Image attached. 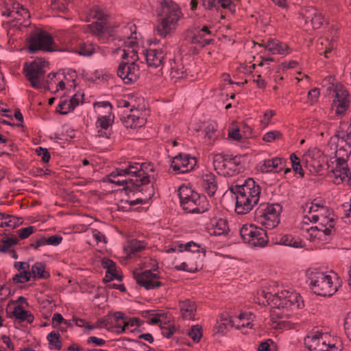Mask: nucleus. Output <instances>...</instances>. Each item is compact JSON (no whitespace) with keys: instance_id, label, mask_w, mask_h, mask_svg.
I'll return each instance as SVG.
<instances>
[{"instance_id":"nucleus-1","label":"nucleus","mask_w":351,"mask_h":351,"mask_svg":"<svg viewBox=\"0 0 351 351\" xmlns=\"http://www.w3.org/2000/svg\"><path fill=\"white\" fill-rule=\"evenodd\" d=\"M304 211L306 215L301 228L306 231V238L317 245L328 242L335 224L332 210L321 201L315 199L305 204Z\"/></svg>"},{"instance_id":"nucleus-2","label":"nucleus","mask_w":351,"mask_h":351,"mask_svg":"<svg viewBox=\"0 0 351 351\" xmlns=\"http://www.w3.org/2000/svg\"><path fill=\"white\" fill-rule=\"evenodd\" d=\"M257 294L260 303H267L274 308L271 312L272 316L288 317L291 316V311L303 306L301 296L298 293L275 282L263 287Z\"/></svg>"},{"instance_id":"nucleus-3","label":"nucleus","mask_w":351,"mask_h":351,"mask_svg":"<svg viewBox=\"0 0 351 351\" xmlns=\"http://www.w3.org/2000/svg\"><path fill=\"white\" fill-rule=\"evenodd\" d=\"M154 171L153 165L149 163L130 162L125 167L116 168L104 178V182H108L117 186H123L125 193L140 192L141 186L150 182V173Z\"/></svg>"},{"instance_id":"nucleus-4","label":"nucleus","mask_w":351,"mask_h":351,"mask_svg":"<svg viewBox=\"0 0 351 351\" xmlns=\"http://www.w3.org/2000/svg\"><path fill=\"white\" fill-rule=\"evenodd\" d=\"M156 11L158 16L156 27L157 34L166 38L175 33L184 16L180 5L171 0H161Z\"/></svg>"},{"instance_id":"nucleus-5","label":"nucleus","mask_w":351,"mask_h":351,"mask_svg":"<svg viewBox=\"0 0 351 351\" xmlns=\"http://www.w3.org/2000/svg\"><path fill=\"white\" fill-rule=\"evenodd\" d=\"M306 282L312 291L324 297L333 295L341 285L339 276L332 271L309 269L306 272Z\"/></svg>"},{"instance_id":"nucleus-6","label":"nucleus","mask_w":351,"mask_h":351,"mask_svg":"<svg viewBox=\"0 0 351 351\" xmlns=\"http://www.w3.org/2000/svg\"><path fill=\"white\" fill-rule=\"evenodd\" d=\"M261 191V186L252 178H248L242 184L235 186L233 192L236 197V213L245 215L251 211L259 201Z\"/></svg>"},{"instance_id":"nucleus-7","label":"nucleus","mask_w":351,"mask_h":351,"mask_svg":"<svg viewBox=\"0 0 351 351\" xmlns=\"http://www.w3.org/2000/svg\"><path fill=\"white\" fill-rule=\"evenodd\" d=\"M304 345L310 351H341V339L327 332L315 331L304 338Z\"/></svg>"},{"instance_id":"nucleus-8","label":"nucleus","mask_w":351,"mask_h":351,"mask_svg":"<svg viewBox=\"0 0 351 351\" xmlns=\"http://www.w3.org/2000/svg\"><path fill=\"white\" fill-rule=\"evenodd\" d=\"M180 204L190 213H203L208 210V203L204 195H200L191 186L182 184L178 189Z\"/></svg>"},{"instance_id":"nucleus-9","label":"nucleus","mask_w":351,"mask_h":351,"mask_svg":"<svg viewBox=\"0 0 351 351\" xmlns=\"http://www.w3.org/2000/svg\"><path fill=\"white\" fill-rule=\"evenodd\" d=\"M128 52H120L121 57L126 60L119 64L117 75L122 80L124 84H131L138 79L141 73L140 66L137 62L139 58L138 51H128Z\"/></svg>"},{"instance_id":"nucleus-10","label":"nucleus","mask_w":351,"mask_h":351,"mask_svg":"<svg viewBox=\"0 0 351 351\" xmlns=\"http://www.w3.org/2000/svg\"><path fill=\"white\" fill-rule=\"evenodd\" d=\"M351 151L348 149L336 147L335 155L330 158L328 168L331 176L334 178V182L337 184H344L351 173L347 163Z\"/></svg>"},{"instance_id":"nucleus-11","label":"nucleus","mask_w":351,"mask_h":351,"mask_svg":"<svg viewBox=\"0 0 351 351\" xmlns=\"http://www.w3.org/2000/svg\"><path fill=\"white\" fill-rule=\"evenodd\" d=\"M145 271L134 272V276L137 284L147 290L154 289L162 285L158 263L156 260L148 259L143 263Z\"/></svg>"},{"instance_id":"nucleus-12","label":"nucleus","mask_w":351,"mask_h":351,"mask_svg":"<svg viewBox=\"0 0 351 351\" xmlns=\"http://www.w3.org/2000/svg\"><path fill=\"white\" fill-rule=\"evenodd\" d=\"M118 33L119 47L113 51L114 55H119L120 52H128V51H139L141 49L136 27L133 23H128L127 25L119 28Z\"/></svg>"},{"instance_id":"nucleus-13","label":"nucleus","mask_w":351,"mask_h":351,"mask_svg":"<svg viewBox=\"0 0 351 351\" xmlns=\"http://www.w3.org/2000/svg\"><path fill=\"white\" fill-rule=\"evenodd\" d=\"M282 206L279 204H267L261 205L256 211V219L258 223L267 229H273L280 222Z\"/></svg>"},{"instance_id":"nucleus-14","label":"nucleus","mask_w":351,"mask_h":351,"mask_svg":"<svg viewBox=\"0 0 351 351\" xmlns=\"http://www.w3.org/2000/svg\"><path fill=\"white\" fill-rule=\"evenodd\" d=\"M240 234L243 242L252 247H263L269 241L266 231L252 223L243 224Z\"/></svg>"},{"instance_id":"nucleus-15","label":"nucleus","mask_w":351,"mask_h":351,"mask_svg":"<svg viewBox=\"0 0 351 351\" xmlns=\"http://www.w3.org/2000/svg\"><path fill=\"white\" fill-rule=\"evenodd\" d=\"M47 69L49 62L43 58H37L25 64V76L32 87L37 89L42 87L43 77Z\"/></svg>"},{"instance_id":"nucleus-16","label":"nucleus","mask_w":351,"mask_h":351,"mask_svg":"<svg viewBox=\"0 0 351 351\" xmlns=\"http://www.w3.org/2000/svg\"><path fill=\"white\" fill-rule=\"evenodd\" d=\"M213 163L217 173L223 176H233L241 171L239 159L222 154L213 156Z\"/></svg>"},{"instance_id":"nucleus-17","label":"nucleus","mask_w":351,"mask_h":351,"mask_svg":"<svg viewBox=\"0 0 351 351\" xmlns=\"http://www.w3.org/2000/svg\"><path fill=\"white\" fill-rule=\"evenodd\" d=\"M28 49L31 52L53 51L56 50V46L53 38L49 34L41 29H36L30 34Z\"/></svg>"},{"instance_id":"nucleus-18","label":"nucleus","mask_w":351,"mask_h":351,"mask_svg":"<svg viewBox=\"0 0 351 351\" xmlns=\"http://www.w3.org/2000/svg\"><path fill=\"white\" fill-rule=\"evenodd\" d=\"M3 16L13 18L19 25L27 26L29 19L28 10L15 0H3L1 8Z\"/></svg>"},{"instance_id":"nucleus-19","label":"nucleus","mask_w":351,"mask_h":351,"mask_svg":"<svg viewBox=\"0 0 351 351\" xmlns=\"http://www.w3.org/2000/svg\"><path fill=\"white\" fill-rule=\"evenodd\" d=\"M65 45V51L75 53L79 56L90 57L97 50V46L90 42H80L77 43L74 36L66 34L65 37L60 40Z\"/></svg>"},{"instance_id":"nucleus-20","label":"nucleus","mask_w":351,"mask_h":351,"mask_svg":"<svg viewBox=\"0 0 351 351\" xmlns=\"http://www.w3.org/2000/svg\"><path fill=\"white\" fill-rule=\"evenodd\" d=\"M332 80L333 77L332 76L326 79V81H328L331 84V86H330L328 89H331L332 88L334 93L332 108L337 114L342 115L346 113L349 106L348 92L341 84L334 85L332 83Z\"/></svg>"},{"instance_id":"nucleus-21","label":"nucleus","mask_w":351,"mask_h":351,"mask_svg":"<svg viewBox=\"0 0 351 351\" xmlns=\"http://www.w3.org/2000/svg\"><path fill=\"white\" fill-rule=\"evenodd\" d=\"M300 23H304L307 28L311 27L313 29L320 28L324 22V19L321 12L313 7L303 8L300 13Z\"/></svg>"},{"instance_id":"nucleus-22","label":"nucleus","mask_w":351,"mask_h":351,"mask_svg":"<svg viewBox=\"0 0 351 351\" xmlns=\"http://www.w3.org/2000/svg\"><path fill=\"white\" fill-rule=\"evenodd\" d=\"M196 158L187 154H179L171 161L170 170L177 174L192 170L196 165Z\"/></svg>"},{"instance_id":"nucleus-23","label":"nucleus","mask_w":351,"mask_h":351,"mask_svg":"<svg viewBox=\"0 0 351 351\" xmlns=\"http://www.w3.org/2000/svg\"><path fill=\"white\" fill-rule=\"evenodd\" d=\"M259 45L263 47L265 50L273 55L287 56L291 52V49L287 43L277 39H269Z\"/></svg>"},{"instance_id":"nucleus-24","label":"nucleus","mask_w":351,"mask_h":351,"mask_svg":"<svg viewBox=\"0 0 351 351\" xmlns=\"http://www.w3.org/2000/svg\"><path fill=\"white\" fill-rule=\"evenodd\" d=\"M255 316L251 312H242L238 315L230 318V324L239 330L252 328L254 326Z\"/></svg>"},{"instance_id":"nucleus-25","label":"nucleus","mask_w":351,"mask_h":351,"mask_svg":"<svg viewBox=\"0 0 351 351\" xmlns=\"http://www.w3.org/2000/svg\"><path fill=\"white\" fill-rule=\"evenodd\" d=\"M143 54L149 67L158 68L164 63L165 53L162 49H148Z\"/></svg>"},{"instance_id":"nucleus-26","label":"nucleus","mask_w":351,"mask_h":351,"mask_svg":"<svg viewBox=\"0 0 351 351\" xmlns=\"http://www.w3.org/2000/svg\"><path fill=\"white\" fill-rule=\"evenodd\" d=\"M88 29L90 32L95 35L98 38L105 42L107 38L112 36V32L109 29L108 23L105 20L93 22L88 25Z\"/></svg>"},{"instance_id":"nucleus-27","label":"nucleus","mask_w":351,"mask_h":351,"mask_svg":"<svg viewBox=\"0 0 351 351\" xmlns=\"http://www.w3.org/2000/svg\"><path fill=\"white\" fill-rule=\"evenodd\" d=\"M285 162V160L279 157L265 159L260 163V169L263 173H277L284 169Z\"/></svg>"},{"instance_id":"nucleus-28","label":"nucleus","mask_w":351,"mask_h":351,"mask_svg":"<svg viewBox=\"0 0 351 351\" xmlns=\"http://www.w3.org/2000/svg\"><path fill=\"white\" fill-rule=\"evenodd\" d=\"M64 77L59 71L56 73H50L47 75L46 81V88L51 93H57L60 91H65L64 88V82L62 78Z\"/></svg>"},{"instance_id":"nucleus-29","label":"nucleus","mask_w":351,"mask_h":351,"mask_svg":"<svg viewBox=\"0 0 351 351\" xmlns=\"http://www.w3.org/2000/svg\"><path fill=\"white\" fill-rule=\"evenodd\" d=\"M143 316L147 319V322L152 325H158L162 328L169 322L167 313L162 311H146L142 313Z\"/></svg>"},{"instance_id":"nucleus-30","label":"nucleus","mask_w":351,"mask_h":351,"mask_svg":"<svg viewBox=\"0 0 351 351\" xmlns=\"http://www.w3.org/2000/svg\"><path fill=\"white\" fill-rule=\"evenodd\" d=\"M10 317H14L20 322L26 321L29 324H32L34 317L32 313L25 309V306L21 304L12 305L9 308Z\"/></svg>"},{"instance_id":"nucleus-31","label":"nucleus","mask_w":351,"mask_h":351,"mask_svg":"<svg viewBox=\"0 0 351 351\" xmlns=\"http://www.w3.org/2000/svg\"><path fill=\"white\" fill-rule=\"evenodd\" d=\"M113 117L97 118L95 126L97 129L96 136L98 137L109 138L111 135L110 126L114 122Z\"/></svg>"},{"instance_id":"nucleus-32","label":"nucleus","mask_w":351,"mask_h":351,"mask_svg":"<svg viewBox=\"0 0 351 351\" xmlns=\"http://www.w3.org/2000/svg\"><path fill=\"white\" fill-rule=\"evenodd\" d=\"M101 265L106 269L104 280L111 281L114 279L121 280L122 276L114 262L108 258H104L101 261Z\"/></svg>"},{"instance_id":"nucleus-33","label":"nucleus","mask_w":351,"mask_h":351,"mask_svg":"<svg viewBox=\"0 0 351 351\" xmlns=\"http://www.w3.org/2000/svg\"><path fill=\"white\" fill-rule=\"evenodd\" d=\"M228 230L227 221L221 218L212 220L210 224L207 227L208 232L213 236L226 235Z\"/></svg>"},{"instance_id":"nucleus-34","label":"nucleus","mask_w":351,"mask_h":351,"mask_svg":"<svg viewBox=\"0 0 351 351\" xmlns=\"http://www.w3.org/2000/svg\"><path fill=\"white\" fill-rule=\"evenodd\" d=\"M180 313L185 320H195L197 311L195 303L190 300L181 301L179 304Z\"/></svg>"},{"instance_id":"nucleus-35","label":"nucleus","mask_w":351,"mask_h":351,"mask_svg":"<svg viewBox=\"0 0 351 351\" xmlns=\"http://www.w3.org/2000/svg\"><path fill=\"white\" fill-rule=\"evenodd\" d=\"M58 71L64 77L62 81L64 84V88L65 92L75 88L77 85L76 79L77 77L76 71L71 69H66Z\"/></svg>"},{"instance_id":"nucleus-36","label":"nucleus","mask_w":351,"mask_h":351,"mask_svg":"<svg viewBox=\"0 0 351 351\" xmlns=\"http://www.w3.org/2000/svg\"><path fill=\"white\" fill-rule=\"evenodd\" d=\"M202 186L209 196H213L217 190L215 176L211 173H205L202 177Z\"/></svg>"},{"instance_id":"nucleus-37","label":"nucleus","mask_w":351,"mask_h":351,"mask_svg":"<svg viewBox=\"0 0 351 351\" xmlns=\"http://www.w3.org/2000/svg\"><path fill=\"white\" fill-rule=\"evenodd\" d=\"M276 243L295 248H302L305 246V243L300 238L288 234L280 236Z\"/></svg>"},{"instance_id":"nucleus-38","label":"nucleus","mask_w":351,"mask_h":351,"mask_svg":"<svg viewBox=\"0 0 351 351\" xmlns=\"http://www.w3.org/2000/svg\"><path fill=\"white\" fill-rule=\"evenodd\" d=\"M211 40V32L208 30V28L206 26L197 30L191 39L192 43L199 44L202 46H205L209 44Z\"/></svg>"},{"instance_id":"nucleus-39","label":"nucleus","mask_w":351,"mask_h":351,"mask_svg":"<svg viewBox=\"0 0 351 351\" xmlns=\"http://www.w3.org/2000/svg\"><path fill=\"white\" fill-rule=\"evenodd\" d=\"M93 107L97 118L114 117L112 113V106L108 101L97 102Z\"/></svg>"},{"instance_id":"nucleus-40","label":"nucleus","mask_w":351,"mask_h":351,"mask_svg":"<svg viewBox=\"0 0 351 351\" xmlns=\"http://www.w3.org/2000/svg\"><path fill=\"white\" fill-rule=\"evenodd\" d=\"M330 144L335 147L348 149L351 151V130L341 137L333 136L330 138Z\"/></svg>"},{"instance_id":"nucleus-41","label":"nucleus","mask_w":351,"mask_h":351,"mask_svg":"<svg viewBox=\"0 0 351 351\" xmlns=\"http://www.w3.org/2000/svg\"><path fill=\"white\" fill-rule=\"evenodd\" d=\"M186 70L184 69L183 64L180 61L173 60L171 63L170 75L172 79L176 80L182 79L186 76Z\"/></svg>"},{"instance_id":"nucleus-42","label":"nucleus","mask_w":351,"mask_h":351,"mask_svg":"<svg viewBox=\"0 0 351 351\" xmlns=\"http://www.w3.org/2000/svg\"><path fill=\"white\" fill-rule=\"evenodd\" d=\"M31 276L34 278H47L49 274L45 269V265L41 262H36L31 268Z\"/></svg>"},{"instance_id":"nucleus-43","label":"nucleus","mask_w":351,"mask_h":351,"mask_svg":"<svg viewBox=\"0 0 351 351\" xmlns=\"http://www.w3.org/2000/svg\"><path fill=\"white\" fill-rule=\"evenodd\" d=\"M106 17L105 12L99 6L95 5L87 12L86 20L90 21L91 19H95L97 21H99L105 20Z\"/></svg>"},{"instance_id":"nucleus-44","label":"nucleus","mask_w":351,"mask_h":351,"mask_svg":"<svg viewBox=\"0 0 351 351\" xmlns=\"http://www.w3.org/2000/svg\"><path fill=\"white\" fill-rule=\"evenodd\" d=\"M20 223V220L13 216H5V214L0 213V227H8L14 229Z\"/></svg>"},{"instance_id":"nucleus-45","label":"nucleus","mask_w":351,"mask_h":351,"mask_svg":"<svg viewBox=\"0 0 351 351\" xmlns=\"http://www.w3.org/2000/svg\"><path fill=\"white\" fill-rule=\"evenodd\" d=\"M47 339L49 342L50 350H59L62 348V341L60 340V334L56 331H51L47 335Z\"/></svg>"},{"instance_id":"nucleus-46","label":"nucleus","mask_w":351,"mask_h":351,"mask_svg":"<svg viewBox=\"0 0 351 351\" xmlns=\"http://www.w3.org/2000/svg\"><path fill=\"white\" fill-rule=\"evenodd\" d=\"M127 127L131 128H137L143 125L145 123V119L138 116V112H133L127 117Z\"/></svg>"},{"instance_id":"nucleus-47","label":"nucleus","mask_w":351,"mask_h":351,"mask_svg":"<svg viewBox=\"0 0 351 351\" xmlns=\"http://www.w3.org/2000/svg\"><path fill=\"white\" fill-rule=\"evenodd\" d=\"M162 250L167 254L182 252L184 251V244L179 241H172L165 245Z\"/></svg>"},{"instance_id":"nucleus-48","label":"nucleus","mask_w":351,"mask_h":351,"mask_svg":"<svg viewBox=\"0 0 351 351\" xmlns=\"http://www.w3.org/2000/svg\"><path fill=\"white\" fill-rule=\"evenodd\" d=\"M186 260L189 264H192L194 273L202 267V256L200 254H190L186 256Z\"/></svg>"},{"instance_id":"nucleus-49","label":"nucleus","mask_w":351,"mask_h":351,"mask_svg":"<svg viewBox=\"0 0 351 351\" xmlns=\"http://www.w3.org/2000/svg\"><path fill=\"white\" fill-rule=\"evenodd\" d=\"M145 248V245L140 241H135L132 243L130 246L125 249L126 258L128 259H132L136 257V254Z\"/></svg>"},{"instance_id":"nucleus-50","label":"nucleus","mask_w":351,"mask_h":351,"mask_svg":"<svg viewBox=\"0 0 351 351\" xmlns=\"http://www.w3.org/2000/svg\"><path fill=\"white\" fill-rule=\"evenodd\" d=\"M141 324V321L138 318L132 317L129 319H125L123 320V325H120L117 326L119 332L132 331L130 328L131 326H138Z\"/></svg>"},{"instance_id":"nucleus-51","label":"nucleus","mask_w":351,"mask_h":351,"mask_svg":"<svg viewBox=\"0 0 351 351\" xmlns=\"http://www.w3.org/2000/svg\"><path fill=\"white\" fill-rule=\"evenodd\" d=\"M334 47L335 44L328 40H321L317 44V50L320 53H324L326 58H329L328 53L332 51Z\"/></svg>"},{"instance_id":"nucleus-52","label":"nucleus","mask_w":351,"mask_h":351,"mask_svg":"<svg viewBox=\"0 0 351 351\" xmlns=\"http://www.w3.org/2000/svg\"><path fill=\"white\" fill-rule=\"evenodd\" d=\"M282 138V134L279 130H271L263 135L262 139L267 143H274Z\"/></svg>"},{"instance_id":"nucleus-53","label":"nucleus","mask_w":351,"mask_h":351,"mask_svg":"<svg viewBox=\"0 0 351 351\" xmlns=\"http://www.w3.org/2000/svg\"><path fill=\"white\" fill-rule=\"evenodd\" d=\"M188 336L195 342L198 343L202 337V328L201 326L196 324L191 326L189 330Z\"/></svg>"},{"instance_id":"nucleus-54","label":"nucleus","mask_w":351,"mask_h":351,"mask_svg":"<svg viewBox=\"0 0 351 351\" xmlns=\"http://www.w3.org/2000/svg\"><path fill=\"white\" fill-rule=\"evenodd\" d=\"M290 160L292 165V169L295 174H298L300 177L304 176V171L300 164V158L296 156L295 154H291L290 155Z\"/></svg>"},{"instance_id":"nucleus-55","label":"nucleus","mask_w":351,"mask_h":351,"mask_svg":"<svg viewBox=\"0 0 351 351\" xmlns=\"http://www.w3.org/2000/svg\"><path fill=\"white\" fill-rule=\"evenodd\" d=\"M69 3V0H51V8L56 11L64 12L68 9Z\"/></svg>"},{"instance_id":"nucleus-56","label":"nucleus","mask_w":351,"mask_h":351,"mask_svg":"<svg viewBox=\"0 0 351 351\" xmlns=\"http://www.w3.org/2000/svg\"><path fill=\"white\" fill-rule=\"evenodd\" d=\"M153 195V189L152 187H151L149 191V193H148V195H147V197L146 198H141V197H136L135 199H131L130 197L125 199H124L123 201L128 204L130 207L131 206H136L137 204H145L146 202H147V199L148 198H150L151 196ZM130 209V208H129L128 210Z\"/></svg>"},{"instance_id":"nucleus-57","label":"nucleus","mask_w":351,"mask_h":351,"mask_svg":"<svg viewBox=\"0 0 351 351\" xmlns=\"http://www.w3.org/2000/svg\"><path fill=\"white\" fill-rule=\"evenodd\" d=\"M74 107L70 100H62L57 107V111L62 114H66L74 110Z\"/></svg>"},{"instance_id":"nucleus-58","label":"nucleus","mask_w":351,"mask_h":351,"mask_svg":"<svg viewBox=\"0 0 351 351\" xmlns=\"http://www.w3.org/2000/svg\"><path fill=\"white\" fill-rule=\"evenodd\" d=\"M276 111L274 110H267L263 117L261 118L260 124L265 128L271 123V119L276 115Z\"/></svg>"},{"instance_id":"nucleus-59","label":"nucleus","mask_w":351,"mask_h":351,"mask_svg":"<svg viewBox=\"0 0 351 351\" xmlns=\"http://www.w3.org/2000/svg\"><path fill=\"white\" fill-rule=\"evenodd\" d=\"M90 232L92 237L96 241L97 245H101V247H104L106 244V238L102 232L97 229H92Z\"/></svg>"},{"instance_id":"nucleus-60","label":"nucleus","mask_w":351,"mask_h":351,"mask_svg":"<svg viewBox=\"0 0 351 351\" xmlns=\"http://www.w3.org/2000/svg\"><path fill=\"white\" fill-rule=\"evenodd\" d=\"M228 136L230 139L240 142L242 141L243 136L237 127H231L228 129Z\"/></svg>"},{"instance_id":"nucleus-61","label":"nucleus","mask_w":351,"mask_h":351,"mask_svg":"<svg viewBox=\"0 0 351 351\" xmlns=\"http://www.w3.org/2000/svg\"><path fill=\"white\" fill-rule=\"evenodd\" d=\"M72 322L74 324L78 327L84 328L85 331H90L96 327L93 325H90L88 322H86V320L77 317H73L72 319Z\"/></svg>"},{"instance_id":"nucleus-62","label":"nucleus","mask_w":351,"mask_h":351,"mask_svg":"<svg viewBox=\"0 0 351 351\" xmlns=\"http://www.w3.org/2000/svg\"><path fill=\"white\" fill-rule=\"evenodd\" d=\"M217 126L214 123H208L204 129L205 136L209 140H213L217 137Z\"/></svg>"},{"instance_id":"nucleus-63","label":"nucleus","mask_w":351,"mask_h":351,"mask_svg":"<svg viewBox=\"0 0 351 351\" xmlns=\"http://www.w3.org/2000/svg\"><path fill=\"white\" fill-rule=\"evenodd\" d=\"M31 278L30 272H22L20 271L19 274H15L12 280L16 283H25L28 282Z\"/></svg>"},{"instance_id":"nucleus-64","label":"nucleus","mask_w":351,"mask_h":351,"mask_svg":"<svg viewBox=\"0 0 351 351\" xmlns=\"http://www.w3.org/2000/svg\"><path fill=\"white\" fill-rule=\"evenodd\" d=\"M16 243V239L12 237L4 238L2 240V244L0 245V251L3 252H8L9 248Z\"/></svg>"}]
</instances>
